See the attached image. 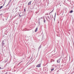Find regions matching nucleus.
I'll return each instance as SVG.
<instances>
[{
	"mask_svg": "<svg viewBox=\"0 0 74 74\" xmlns=\"http://www.w3.org/2000/svg\"><path fill=\"white\" fill-rule=\"evenodd\" d=\"M40 67H41V65H40V64H38L36 66V67H38V68Z\"/></svg>",
	"mask_w": 74,
	"mask_h": 74,
	"instance_id": "nucleus-1",
	"label": "nucleus"
},
{
	"mask_svg": "<svg viewBox=\"0 0 74 74\" xmlns=\"http://www.w3.org/2000/svg\"><path fill=\"white\" fill-rule=\"evenodd\" d=\"M60 60L59 59L57 60V62L58 63H60Z\"/></svg>",
	"mask_w": 74,
	"mask_h": 74,
	"instance_id": "nucleus-2",
	"label": "nucleus"
},
{
	"mask_svg": "<svg viewBox=\"0 0 74 74\" xmlns=\"http://www.w3.org/2000/svg\"><path fill=\"white\" fill-rule=\"evenodd\" d=\"M32 2V1H30V2H29L28 3V5H30V4H31V3Z\"/></svg>",
	"mask_w": 74,
	"mask_h": 74,
	"instance_id": "nucleus-3",
	"label": "nucleus"
},
{
	"mask_svg": "<svg viewBox=\"0 0 74 74\" xmlns=\"http://www.w3.org/2000/svg\"><path fill=\"white\" fill-rule=\"evenodd\" d=\"M38 29V28L37 27L36 28V29L35 31V32H36L37 31Z\"/></svg>",
	"mask_w": 74,
	"mask_h": 74,
	"instance_id": "nucleus-4",
	"label": "nucleus"
},
{
	"mask_svg": "<svg viewBox=\"0 0 74 74\" xmlns=\"http://www.w3.org/2000/svg\"><path fill=\"white\" fill-rule=\"evenodd\" d=\"M73 12V10H71L69 12V13H71Z\"/></svg>",
	"mask_w": 74,
	"mask_h": 74,
	"instance_id": "nucleus-5",
	"label": "nucleus"
},
{
	"mask_svg": "<svg viewBox=\"0 0 74 74\" xmlns=\"http://www.w3.org/2000/svg\"><path fill=\"white\" fill-rule=\"evenodd\" d=\"M53 12V10L51 12H49V14H51V13H52Z\"/></svg>",
	"mask_w": 74,
	"mask_h": 74,
	"instance_id": "nucleus-6",
	"label": "nucleus"
},
{
	"mask_svg": "<svg viewBox=\"0 0 74 74\" xmlns=\"http://www.w3.org/2000/svg\"><path fill=\"white\" fill-rule=\"evenodd\" d=\"M3 6H0V9H1V8H3Z\"/></svg>",
	"mask_w": 74,
	"mask_h": 74,
	"instance_id": "nucleus-7",
	"label": "nucleus"
},
{
	"mask_svg": "<svg viewBox=\"0 0 74 74\" xmlns=\"http://www.w3.org/2000/svg\"><path fill=\"white\" fill-rule=\"evenodd\" d=\"M54 70V69H51V71H53Z\"/></svg>",
	"mask_w": 74,
	"mask_h": 74,
	"instance_id": "nucleus-8",
	"label": "nucleus"
},
{
	"mask_svg": "<svg viewBox=\"0 0 74 74\" xmlns=\"http://www.w3.org/2000/svg\"><path fill=\"white\" fill-rule=\"evenodd\" d=\"M44 22L45 23V20H44Z\"/></svg>",
	"mask_w": 74,
	"mask_h": 74,
	"instance_id": "nucleus-9",
	"label": "nucleus"
},
{
	"mask_svg": "<svg viewBox=\"0 0 74 74\" xmlns=\"http://www.w3.org/2000/svg\"><path fill=\"white\" fill-rule=\"evenodd\" d=\"M24 10L25 12V9H24Z\"/></svg>",
	"mask_w": 74,
	"mask_h": 74,
	"instance_id": "nucleus-10",
	"label": "nucleus"
},
{
	"mask_svg": "<svg viewBox=\"0 0 74 74\" xmlns=\"http://www.w3.org/2000/svg\"><path fill=\"white\" fill-rule=\"evenodd\" d=\"M1 69V67H0V69Z\"/></svg>",
	"mask_w": 74,
	"mask_h": 74,
	"instance_id": "nucleus-11",
	"label": "nucleus"
},
{
	"mask_svg": "<svg viewBox=\"0 0 74 74\" xmlns=\"http://www.w3.org/2000/svg\"><path fill=\"white\" fill-rule=\"evenodd\" d=\"M69 58H70V57H69Z\"/></svg>",
	"mask_w": 74,
	"mask_h": 74,
	"instance_id": "nucleus-12",
	"label": "nucleus"
},
{
	"mask_svg": "<svg viewBox=\"0 0 74 74\" xmlns=\"http://www.w3.org/2000/svg\"><path fill=\"white\" fill-rule=\"evenodd\" d=\"M35 1L36 0H34Z\"/></svg>",
	"mask_w": 74,
	"mask_h": 74,
	"instance_id": "nucleus-13",
	"label": "nucleus"
}]
</instances>
